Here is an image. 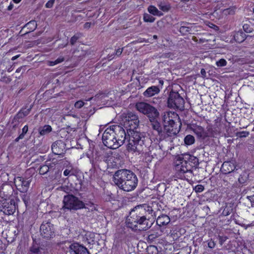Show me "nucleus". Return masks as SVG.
I'll use <instances>...</instances> for the list:
<instances>
[{
	"label": "nucleus",
	"mask_w": 254,
	"mask_h": 254,
	"mask_svg": "<svg viewBox=\"0 0 254 254\" xmlns=\"http://www.w3.org/2000/svg\"><path fill=\"white\" fill-rule=\"evenodd\" d=\"M187 23H185L184 22H181V26L180 28L179 31L183 35H186L188 34H192V29L193 28L192 26L189 27L185 26L184 25H183V24H185Z\"/></svg>",
	"instance_id": "26"
},
{
	"label": "nucleus",
	"mask_w": 254,
	"mask_h": 254,
	"mask_svg": "<svg viewBox=\"0 0 254 254\" xmlns=\"http://www.w3.org/2000/svg\"><path fill=\"white\" fill-rule=\"evenodd\" d=\"M45 253L44 250L39 247L38 245L33 244L30 247L28 254H44Z\"/></svg>",
	"instance_id": "25"
},
{
	"label": "nucleus",
	"mask_w": 254,
	"mask_h": 254,
	"mask_svg": "<svg viewBox=\"0 0 254 254\" xmlns=\"http://www.w3.org/2000/svg\"><path fill=\"white\" fill-rule=\"evenodd\" d=\"M172 116H176V117H178L177 114H175L174 113H172L171 112L164 113L162 116V119L163 124H164V125H166L168 128L171 130L170 132L171 133L170 134L168 133V134H166L167 138L176 134V131L174 130L176 123L173 119Z\"/></svg>",
	"instance_id": "12"
},
{
	"label": "nucleus",
	"mask_w": 254,
	"mask_h": 254,
	"mask_svg": "<svg viewBox=\"0 0 254 254\" xmlns=\"http://www.w3.org/2000/svg\"><path fill=\"white\" fill-rule=\"evenodd\" d=\"M238 181L240 184H244L246 182V179L242 175H241L238 179Z\"/></svg>",
	"instance_id": "58"
},
{
	"label": "nucleus",
	"mask_w": 254,
	"mask_h": 254,
	"mask_svg": "<svg viewBox=\"0 0 254 254\" xmlns=\"http://www.w3.org/2000/svg\"><path fill=\"white\" fill-rule=\"evenodd\" d=\"M183 156H179L176 162L175 169L176 174L180 178L184 177V175L187 173H191L190 165H189L186 160L183 159Z\"/></svg>",
	"instance_id": "8"
},
{
	"label": "nucleus",
	"mask_w": 254,
	"mask_h": 254,
	"mask_svg": "<svg viewBox=\"0 0 254 254\" xmlns=\"http://www.w3.org/2000/svg\"><path fill=\"white\" fill-rule=\"evenodd\" d=\"M110 127L116 139V140L117 141V142L119 147L121 146L125 143L126 139L127 138L125 129L122 126L118 125H114Z\"/></svg>",
	"instance_id": "9"
},
{
	"label": "nucleus",
	"mask_w": 254,
	"mask_h": 254,
	"mask_svg": "<svg viewBox=\"0 0 254 254\" xmlns=\"http://www.w3.org/2000/svg\"><path fill=\"white\" fill-rule=\"evenodd\" d=\"M12 79L10 76H7L6 75H4L1 76L0 81L5 84H8L11 82Z\"/></svg>",
	"instance_id": "42"
},
{
	"label": "nucleus",
	"mask_w": 254,
	"mask_h": 254,
	"mask_svg": "<svg viewBox=\"0 0 254 254\" xmlns=\"http://www.w3.org/2000/svg\"><path fill=\"white\" fill-rule=\"evenodd\" d=\"M55 0H50L45 4V7L48 8H52L55 3Z\"/></svg>",
	"instance_id": "54"
},
{
	"label": "nucleus",
	"mask_w": 254,
	"mask_h": 254,
	"mask_svg": "<svg viewBox=\"0 0 254 254\" xmlns=\"http://www.w3.org/2000/svg\"><path fill=\"white\" fill-rule=\"evenodd\" d=\"M52 130L51 126L50 125H45L44 127H40L38 128L39 134L41 135H45L48 134Z\"/></svg>",
	"instance_id": "28"
},
{
	"label": "nucleus",
	"mask_w": 254,
	"mask_h": 254,
	"mask_svg": "<svg viewBox=\"0 0 254 254\" xmlns=\"http://www.w3.org/2000/svg\"><path fill=\"white\" fill-rule=\"evenodd\" d=\"M168 107L174 109H178L183 111L185 108V100L179 94L172 90L169 94L167 100Z\"/></svg>",
	"instance_id": "6"
},
{
	"label": "nucleus",
	"mask_w": 254,
	"mask_h": 254,
	"mask_svg": "<svg viewBox=\"0 0 254 254\" xmlns=\"http://www.w3.org/2000/svg\"><path fill=\"white\" fill-rule=\"evenodd\" d=\"M49 168L45 164L42 166H41L39 169V173L40 175H44L49 172Z\"/></svg>",
	"instance_id": "33"
},
{
	"label": "nucleus",
	"mask_w": 254,
	"mask_h": 254,
	"mask_svg": "<svg viewBox=\"0 0 254 254\" xmlns=\"http://www.w3.org/2000/svg\"><path fill=\"white\" fill-rule=\"evenodd\" d=\"M160 90L157 86L148 87L144 92L143 95L146 97H150L159 93Z\"/></svg>",
	"instance_id": "21"
},
{
	"label": "nucleus",
	"mask_w": 254,
	"mask_h": 254,
	"mask_svg": "<svg viewBox=\"0 0 254 254\" xmlns=\"http://www.w3.org/2000/svg\"><path fill=\"white\" fill-rule=\"evenodd\" d=\"M200 73L202 77H206V71L204 68H202L200 71Z\"/></svg>",
	"instance_id": "61"
},
{
	"label": "nucleus",
	"mask_w": 254,
	"mask_h": 254,
	"mask_svg": "<svg viewBox=\"0 0 254 254\" xmlns=\"http://www.w3.org/2000/svg\"><path fill=\"white\" fill-rule=\"evenodd\" d=\"M248 36L242 30H240L236 32L234 35L235 40L239 43H241L245 41Z\"/></svg>",
	"instance_id": "23"
},
{
	"label": "nucleus",
	"mask_w": 254,
	"mask_h": 254,
	"mask_svg": "<svg viewBox=\"0 0 254 254\" xmlns=\"http://www.w3.org/2000/svg\"><path fill=\"white\" fill-rule=\"evenodd\" d=\"M237 7L236 5L231 6L228 8L223 10V13L225 15H233L235 13Z\"/></svg>",
	"instance_id": "29"
},
{
	"label": "nucleus",
	"mask_w": 254,
	"mask_h": 254,
	"mask_svg": "<svg viewBox=\"0 0 254 254\" xmlns=\"http://www.w3.org/2000/svg\"><path fill=\"white\" fill-rule=\"evenodd\" d=\"M116 139L110 127L107 128L102 135V140L104 144L109 148L117 149L119 147Z\"/></svg>",
	"instance_id": "10"
},
{
	"label": "nucleus",
	"mask_w": 254,
	"mask_h": 254,
	"mask_svg": "<svg viewBox=\"0 0 254 254\" xmlns=\"http://www.w3.org/2000/svg\"><path fill=\"white\" fill-rule=\"evenodd\" d=\"M183 159L186 160L189 165H190L191 170L193 168H198L199 163L197 157L190 154H186L183 156Z\"/></svg>",
	"instance_id": "18"
},
{
	"label": "nucleus",
	"mask_w": 254,
	"mask_h": 254,
	"mask_svg": "<svg viewBox=\"0 0 254 254\" xmlns=\"http://www.w3.org/2000/svg\"><path fill=\"white\" fill-rule=\"evenodd\" d=\"M21 197L26 206H27L28 205H29L30 203L29 194H28L27 192L23 193V194L21 195Z\"/></svg>",
	"instance_id": "36"
},
{
	"label": "nucleus",
	"mask_w": 254,
	"mask_h": 254,
	"mask_svg": "<svg viewBox=\"0 0 254 254\" xmlns=\"http://www.w3.org/2000/svg\"><path fill=\"white\" fill-rule=\"evenodd\" d=\"M16 210V204L14 199L2 198L0 199V212L4 214L10 215L13 214Z\"/></svg>",
	"instance_id": "7"
},
{
	"label": "nucleus",
	"mask_w": 254,
	"mask_h": 254,
	"mask_svg": "<svg viewBox=\"0 0 254 254\" xmlns=\"http://www.w3.org/2000/svg\"><path fill=\"white\" fill-rule=\"evenodd\" d=\"M246 21L247 22L245 23L243 26V30L246 33H251L254 30L253 28L250 24V21L249 20H247Z\"/></svg>",
	"instance_id": "32"
},
{
	"label": "nucleus",
	"mask_w": 254,
	"mask_h": 254,
	"mask_svg": "<svg viewBox=\"0 0 254 254\" xmlns=\"http://www.w3.org/2000/svg\"><path fill=\"white\" fill-rule=\"evenodd\" d=\"M25 116H24L23 114L20 111H19L14 117L12 120L15 121H19L20 119H22Z\"/></svg>",
	"instance_id": "44"
},
{
	"label": "nucleus",
	"mask_w": 254,
	"mask_h": 254,
	"mask_svg": "<svg viewBox=\"0 0 254 254\" xmlns=\"http://www.w3.org/2000/svg\"><path fill=\"white\" fill-rule=\"evenodd\" d=\"M31 177H17L14 179V184L17 189L22 193L27 192L32 182Z\"/></svg>",
	"instance_id": "13"
},
{
	"label": "nucleus",
	"mask_w": 254,
	"mask_h": 254,
	"mask_svg": "<svg viewBox=\"0 0 254 254\" xmlns=\"http://www.w3.org/2000/svg\"><path fill=\"white\" fill-rule=\"evenodd\" d=\"M101 159H100V161H103L105 162H107L108 160V158L109 157V156L108 154H102Z\"/></svg>",
	"instance_id": "56"
},
{
	"label": "nucleus",
	"mask_w": 254,
	"mask_h": 254,
	"mask_svg": "<svg viewBox=\"0 0 254 254\" xmlns=\"http://www.w3.org/2000/svg\"><path fill=\"white\" fill-rule=\"evenodd\" d=\"M73 174V167L72 165L66 166V169L64 172V175L65 176L71 175Z\"/></svg>",
	"instance_id": "38"
},
{
	"label": "nucleus",
	"mask_w": 254,
	"mask_h": 254,
	"mask_svg": "<svg viewBox=\"0 0 254 254\" xmlns=\"http://www.w3.org/2000/svg\"><path fill=\"white\" fill-rule=\"evenodd\" d=\"M122 126L127 130L129 136L127 145L128 151L139 153L146 152L150 142V139L144 132L137 130L139 125L138 116L132 113H127L123 120Z\"/></svg>",
	"instance_id": "1"
},
{
	"label": "nucleus",
	"mask_w": 254,
	"mask_h": 254,
	"mask_svg": "<svg viewBox=\"0 0 254 254\" xmlns=\"http://www.w3.org/2000/svg\"><path fill=\"white\" fill-rule=\"evenodd\" d=\"M227 63V61L225 59H221L216 62V64L217 66L222 67L226 65Z\"/></svg>",
	"instance_id": "46"
},
{
	"label": "nucleus",
	"mask_w": 254,
	"mask_h": 254,
	"mask_svg": "<svg viewBox=\"0 0 254 254\" xmlns=\"http://www.w3.org/2000/svg\"><path fill=\"white\" fill-rule=\"evenodd\" d=\"M232 210H233V209L231 206L228 207V206H226L224 208V209L222 212V215L224 216H228L231 214Z\"/></svg>",
	"instance_id": "43"
},
{
	"label": "nucleus",
	"mask_w": 254,
	"mask_h": 254,
	"mask_svg": "<svg viewBox=\"0 0 254 254\" xmlns=\"http://www.w3.org/2000/svg\"><path fill=\"white\" fill-rule=\"evenodd\" d=\"M194 137L190 134L186 135L184 138V143L187 145H190L194 143Z\"/></svg>",
	"instance_id": "30"
},
{
	"label": "nucleus",
	"mask_w": 254,
	"mask_h": 254,
	"mask_svg": "<svg viewBox=\"0 0 254 254\" xmlns=\"http://www.w3.org/2000/svg\"><path fill=\"white\" fill-rule=\"evenodd\" d=\"M69 252L71 254H90L85 247L77 243L70 245Z\"/></svg>",
	"instance_id": "16"
},
{
	"label": "nucleus",
	"mask_w": 254,
	"mask_h": 254,
	"mask_svg": "<svg viewBox=\"0 0 254 254\" xmlns=\"http://www.w3.org/2000/svg\"><path fill=\"white\" fill-rule=\"evenodd\" d=\"M23 138L24 137H23L22 135L20 134L17 138L15 139L14 141L17 142L19 141L20 139H23Z\"/></svg>",
	"instance_id": "62"
},
{
	"label": "nucleus",
	"mask_w": 254,
	"mask_h": 254,
	"mask_svg": "<svg viewBox=\"0 0 254 254\" xmlns=\"http://www.w3.org/2000/svg\"><path fill=\"white\" fill-rule=\"evenodd\" d=\"M147 10L150 14L154 16H161L163 15L161 11H159L155 6L152 5L148 6Z\"/></svg>",
	"instance_id": "27"
},
{
	"label": "nucleus",
	"mask_w": 254,
	"mask_h": 254,
	"mask_svg": "<svg viewBox=\"0 0 254 254\" xmlns=\"http://www.w3.org/2000/svg\"><path fill=\"white\" fill-rule=\"evenodd\" d=\"M42 237L46 239H51L55 236V228L50 221L43 222L40 228Z\"/></svg>",
	"instance_id": "14"
},
{
	"label": "nucleus",
	"mask_w": 254,
	"mask_h": 254,
	"mask_svg": "<svg viewBox=\"0 0 254 254\" xmlns=\"http://www.w3.org/2000/svg\"><path fill=\"white\" fill-rule=\"evenodd\" d=\"M170 222V217L165 214H162L158 217L156 220V224L160 227L165 226Z\"/></svg>",
	"instance_id": "22"
},
{
	"label": "nucleus",
	"mask_w": 254,
	"mask_h": 254,
	"mask_svg": "<svg viewBox=\"0 0 254 254\" xmlns=\"http://www.w3.org/2000/svg\"><path fill=\"white\" fill-rule=\"evenodd\" d=\"M28 130V126L27 125H25L22 129V133L20 135H22L23 137H24L25 134L27 132Z\"/></svg>",
	"instance_id": "55"
},
{
	"label": "nucleus",
	"mask_w": 254,
	"mask_h": 254,
	"mask_svg": "<svg viewBox=\"0 0 254 254\" xmlns=\"http://www.w3.org/2000/svg\"><path fill=\"white\" fill-rule=\"evenodd\" d=\"M64 58L63 57H60L58 58L57 60L54 61H50L49 62V65L51 66L56 65L57 64H58L59 63H61L64 61Z\"/></svg>",
	"instance_id": "39"
},
{
	"label": "nucleus",
	"mask_w": 254,
	"mask_h": 254,
	"mask_svg": "<svg viewBox=\"0 0 254 254\" xmlns=\"http://www.w3.org/2000/svg\"><path fill=\"white\" fill-rule=\"evenodd\" d=\"M95 155L96 156L94 160L91 161L92 166L94 167H95V166L96 164L97 163V162L100 161V159H101L102 157V155L101 154L96 153Z\"/></svg>",
	"instance_id": "40"
},
{
	"label": "nucleus",
	"mask_w": 254,
	"mask_h": 254,
	"mask_svg": "<svg viewBox=\"0 0 254 254\" xmlns=\"http://www.w3.org/2000/svg\"><path fill=\"white\" fill-rule=\"evenodd\" d=\"M13 5L12 4H10L7 7V10H11L12 8H13Z\"/></svg>",
	"instance_id": "64"
},
{
	"label": "nucleus",
	"mask_w": 254,
	"mask_h": 254,
	"mask_svg": "<svg viewBox=\"0 0 254 254\" xmlns=\"http://www.w3.org/2000/svg\"><path fill=\"white\" fill-rule=\"evenodd\" d=\"M157 238V235L156 234H150L148 236V239L150 241H153Z\"/></svg>",
	"instance_id": "59"
},
{
	"label": "nucleus",
	"mask_w": 254,
	"mask_h": 254,
	"mask_svg": "<svg viewBox=\"0 0 254 254\" xmlns=\"http://www.w3.org/2000/svg\"><path fill=\"white\" fill-rule=\"evenodd\" d=\"M204 186L201 185H197L194 188V190L197 193L198 192H201L204 190Z\"/></svg>",
	"instance_id": "49"
},
{
	"label": "nucleus",
	"mask_w": 254,
	"mask_h": 254,
	"mask_svg": "<svg viewBox=\"0 0 254 254\" xmlns=\"http://www.w3.org/2000/svg\"><path fill=\"white\" fill-rule=\"evenodd\" d=\"M153 212L151 206L147 204H139L135 206L129 212L127 220L130 227L137 230H147L153 224L149 220V215Z\"/></svg>",
	"instance_id": "2"
},
{
	"label": "nucleus",
	"mask_w": 254,
	"mask_h": 254,
	"mask_svg": "<svg viewBox=\"0 0 254 254\" xmlns=\"http://www.w3.org/2000/svg\"><path fill=\"white\" fill-rule=\"evenodd\" d=\"M147 254H157V248L155 246H149L146 249Z\"/></svg>",
	"instance_id": "34"
},
{
	"label": "nucleus",
	"mask_w": 254,
	"mask_h": 254,
	"mask_svg": "<svg viewBox=\"0 0 254 254\" xmlns=\"http://www.w3.org/2000/svg\"><path fill=\"white\" fill-rule=\"evenodd\" d=\"M215 246V242L212 240H210L208 243V247L211 249L214 248Z\"/></svg>",
	"instance_id": "57"
},
{
	"label": "nucleus",
	"mask_w": 254,
	"mask_h": 254,
	"mask_svg": "<svg viewBox=\"0 0 254 254\" xmlns=\"http://www.w3.org/2000/svg\"><path fill=\"white\" fill-rule=\"evenodd\" d=\"M235 169L236 166L233 163L230 161H225L223 163L220 170L223 174H229Z\"/></svg>",
	"instance_id": "19"
},
{
	"label": "nucleus",
	"mask_w": 254,
	"mask_h": 254,
	"mask_svg": "<svg viewBox=\"0 0 254 254\" xmlns=\"http://www.w3.org/2000/svg\"><path fill=\"white\" fill-rule=\"evenodd\" d=\"M218 240H219V243L221 245H222L226 241V240L228 239V237L225 236H220L218 235Z\"/></svg>",
	"instance_id": "51"
},
{
	"label": "nucleus",
	"mask_w": 254,
	"mask_h": 254,
	"mask_svg": "<svg viewBox=\"0 0 254 254\" xmlns=\"http://www.w3.org/2000/svg\"><path fill=\"white\" fill-rule=\"evenodd\" d=\"M64 141L61 140H57L52 145V152L55 155L63 157L66 151Z\"/></svg>",
	"instance_id": "15"
},
{
	"label": "nucleus",
	"mask_w": 254,
	"mask_h": 254,
	"mask_svg": "<svg viewBox=\"0 0 254 254\" xmlns=\"http://www.w3.org/2000/svg\"><path fill=\"white\" fill-rule=\"evenodd\" d=\"M135 107L140 113L146 115L150 120L158 119L159 112L158 110L151 105L143 102H138L135 105Z\"/></svg>",
	"instance_id": "5"
},
{
	"label": "nucleus",
	"mask_w": 254,
	"mask_h": 254,
	"mask_svg": "<svg viewBox=\"0 0 254 254\" xmlns=\"http://www.w3.org/2000/svg\"><path fill=\"white\" fill-rule=\"evenodd\" d=\"M79 36L77 35H75L73 36H72L70 40V44L71 45H74L75 43L77 42V41L79 39Z\"/></svg>",
	"instance_id": "50"
},
{
	"label": "nucleus",
	"mask_w": 254,
	"mask_h": 254,
	"mask_svg": "<svg viewBox=\"0 0 254 254\" xmlns=\"http://www.w3.org/2000/svg\"><path fill=\"white\" fill-rule=\"evenodd\" d=\"M20 121H15L12 120L11 122V125H12L11 127L9 129V135H11L16 132V130L18 128V126Z\"/></svg>",
	"instance_id": "31"
},
{
	"label": "nucleus",
	"mask_w": 254,
	"mask_h": 254,
	"mask_svg": "<svg viewBox=\"0 0 254 254\" xmlns=\"http://www.w3.org/2000/svg\"><path fill=\"white\" fill-rule=\"evenodd\" d=\"M77 183H75L74 187L75 190L76 191L82 190V182L81 180H77Z\"/></svg>",
	"instance_id": "45"
},
{
	"label": "nucleus",
	"mask_w": 254,
	"mask_h": 254,
	"mask_svg": "<svg viewBox=\"0 0 254 254\" xmlns=\"http://www.w3.org/2000/svg\"><path fill=\"white\" fill-rule=\"evenodd\" d=\"M37 24L35 20H31L26 23L23 27V29H27V30L23 35H26L31 32L34 31L37 28Z\"/></svg>",
	"instance_id": "24"
},
{
	"label": "nucleus",
	"mask_w": 254,
	"mask_h": 254,
	"mask_svg": "<svg viewBox=\"0 0 254 254\" xmlns=\"http://www.w3.org/2000/svg\"><path fill=\"white\" fill-rule=\"evenodd\" d=\"M33 106V105H31L28 108H27L26 107L23 108L20 111L23 114L24 116L25 117L30 113Z\"/></svg>",
	"instance_id": "41"
},
{
	"label": "nucleus",
	"mask_w": 254,
	"mask_h": 254,
	"mask_svg": "<svg viewBox=\"0 0 254 254\" xmlns=\"http://www.w3.org/2000/svg\"><path fill=\"white\" fill-rule=\"evenodd\" d=\"M247 198L250 201L251 207L254 208V194L252 195L247 196Z\"/></svg>",
	"instance_id": "53"
},
{
	"label": "nucleus",
	"mask_w": 254,
	"mask_h": 254,
	"mask_svg": "<svg viewBox=\"0 0 254 254\" xmlns=\"http://www.w3.org/2000/svg\"><path fill=\"white\" fill-rule=\"evenodd\" d=\"M123 52L122 49H118L116 50V55L118 56L121 55Z\"/></svg>",
	"instance_id": "60"
},
{
	"label": "nucleus",
	"mask_w": 254,
	"mask_h": 254,
	"mask_svg": "<svg viewBox=\"0 0 254 254\" xmlns=\"http://www.w3.org/2000/svg\"><path fill=\"white\" fill-rule=\"evenodd\" d=\"M113 181L120 189L126 191L134 190L138 184L136 175L127 169L119 170L115 173Z\"/></svg>",
	"instance_id": "3"
},
{
	"label": "nucleus",
	"mask_w": 254,
	"mask_h": 254,
	"mask_svg": "<svg viewBox=\"0 0 254 254\" xmlns=\"http://www.w3.org/2000/svg\"><path fill=\"white\" fill-rule=\"evenodd\" d=\"M143 20L146 22H153L155 18L149 14L145 13L143 14Z\"/></svg>",
	"instance_id": "37"
},
{
	"label": "nucleus",
	"mask_w": 254,
	"mask_h": 254,
	"mask_svg": "<svg viewBox=\"0 0 254 254\" xmlns=\"http://www.w3.org/2000/svg\"><path fill=\"white\" fill-rule=\"evenodd\" d=\"M63 208L69 210H77L85 207L84 203L73 194H67L64 197Z\"/></svg>",
	"instance_id": "4"
},
{
	"label": "nucleus",
	"mask_w": 254,
	"mask_h": 254,
	"mask_svg": "<svg viewBox=\"0 0 254 254\" xmlns=\"http://www.w3.org/2000/svg\"><path fill=\"white\" fill-rule=\"evenodd\" d=\"M49 162V161L47 160L45 162V163H46V165L48 166V167L49 168L50 172H51V171L53 172V170L55 169V164L54 163H50Z\"/></svg>",
	"instance_id": "48"
},
{
	"label": "nucleus",
	"mask_w": 254,
	"mask_h": 254,
	"mask_svg": "<svg viewBox=\"0 0 254 254\" xmlns=\"http://www.w3.org/2000/svg\"><path fill=\"white\" fill-rule=\"evenodd\" d=\"M13 189L11 186L6 184L2 185L0 190V199L2 198H10V196L12 194Z\"/></svg>",
	"instance_id": "17"
},
{
	"label": "nucleus",
	"mask_w": 254,
	"mask_h": 254,
	"mask_svg": "<svg viewBox=\"0 0 254 254\" xmlns=\"http://www.w3.org/2000/svg\"><path fill=\"white\" fill-rule=\"evenodd\" d=\"M191 129L197 135L198 138L204 139L208 136L207 133L201 126L193 125L192 127H191Z\"/></svg>",
	"instance_id": "20"
},
{
	"label": "nucleus",
	"mask_w": 254,
	"mask_h": 254,
	"mask_svg": "<svg viewBox=\"0 0 254 254\" xmlns=\"http://www.w3.org/2000/svg\"><path fill=\"white\" fill-rule=\"evenodd\" d=\"M158 6L160 9L164 12L168 11L171 8V6L169 4H166L165 3L162 2H161L158 4Z\"/></svg>",
	"instance_id": "35"
},
{
	"label": "nucleus",
	"mask_w": 254,
	"mask_h": 254,
	"mask_svg": "<svg viewBox=\"0 0 254 254\" xmlns=\"http://www.w3.org/2000/svg\"><path fill=\"white\" fill-rule=\"evenodd\" d=\"M84 105V103L82 101L79 100L75 103L74 106L76 108L79 109L83 107Z\"/></svg>",
	"instance_id": "52"
},
{
	"label": "nucleus",
	"mask_w": 254,
	"mask_h": 254,
	"mask_svg": "<svg viewBox=\"0 0 254 254\" xmlns=\"http://www.w3.org/2000/svg\"><path fill=\"white\" fill-rule=\"evenodd\" d=\"M91 26V23L90 22H86L84 24V27L85 28H89Z\"/></svg>",
	"instance_id": "63"
},
{
	"label": "nucleus",
	"mask_w": 254,
	"mask_h": 254,
	"mask_svg": "<svg viewBox=\"0 0 254 254\" xmlns=\"http://www.w3.org/2000/svg\"><path fill=\"white\" fill-rule=\"evenodd\" d=\"M149 121L151 123L152 128L157 132V135L159 136L160 140L167 138L166 134H168V133H171L170 132L171 130L168 128L166 125H164L163 124V127H161L160 123L158 121V119L150 120Z\"/></svg>",
	"instance_id": "11"
},
{
	"label": "nucleus",
	"mask_w": 254,
	"mask_h": 254,
	"mask_svg": "<svg viewBox=\"0 0 254 254\" xmlns=\"http://www.w3.org/2000/svg\"><path fill=\"white\" fill-rule=\"evenodd\" d=\"M249 134V132L246 131H240L236 133V136L240 138L246 137L248 136Z\"/></svg>",
	"instance_id": "47"
}]
</instances>
